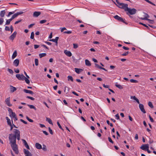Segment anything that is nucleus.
<instances>
[{
  "mask_svg": "<svg viewBox=\"0 0 156 156\" xmlns=\"http://www.w3.org/2000/svg\"><path fill=\"white\" fill-rule=\"evenodd\" d=\"M9 144H10L11 147L15 152V153L18 154L19 153L17 145L16 144V137L15 134H9Z\"/></svg>",
  "mask_w": 156,
  "mask_h": 156,
  "instance_id": "f257e3e1",
  "label": "nucleus"
},
{
  "mask_svg": "<svg viewBox=\"0 0 156 156\" xmlns=\"http://www.w3.org/2000/svg\"><path fill=\"white\" fill-rule=\"evenodd\" d=\"M126 11H128V12L127 13V14L128 15V13H129L130 15H133L136 14V10L134 8L131 9L130 8H129L127 7H126Z\"/></svg>",
  "mask_w": 156,
  "mask_h": 156,
  "instance_id": "f03ea898",
  "label": "nucleus"
},
{
  "mask_svg": "<svg viewBox=\"0 0 156 156\" xmlns=\"http://www.w3.org/2000/svg\"><path fill=\"white\" fill-rule=\"evenodd\" d=\"M14 133L16 135V138L18 140H20V132L18 130L16 129H14Z\"/></svg>",
  "mask_w": 156,
  "mask_h": 156,
  "instance_id": "7ed1b4c3",
  "label": "nucleus"
},
{
  "mask_svg": "<svg viewBox=\"0 0 156 156\" xmlns=\"http://www.w3.org/2000/svg\"><path fill=\"white\" fill-rule=\"evenodd\" d=\"M16 76L17 78L19 80H24V78H25V76L23 75V74L20 75V74H17L16 75Z\"/></svg>",
  "mask_w": 156,
  "mask_h": 156,
  "instance_id": "20e7f679",
  "label": "nucleus"
},
{
  "mask_svg": "<svg viewBox=\"0 0 156 156\" xmlns=\"http://www.w3.org/2000/svg\"><path fill=\"white\" fill-rule=\"evenodd\" d=\"M7 122L8 124V125H9V126H10L11 127L10 130H12V129L13 128V126H14L15 128H18L13 124L12 125V124L11 122H10V119H9V120H7Z\"/></svg>",
  "mask_w": 156,
  "mask_h": 156,
  "instance_id": "39448f33",
  "label": "nucleus"
},
{
  "mask_svg": "<svg viewBox=\"0 0 156 156\" xmlns=\"http://www.w3.org/2000/svg\"><path fill=\"white\" fill-rule=\"evenodd\" d=\"M149 145L148 144L143 145L140 147V148L141 149L146 151L147 149H149Z\"/></svg>",
  "mask_w": 156,
  "mask_h": 156,
  "instance_id": "423d86ee",
  "label": "nucleus"
},
{
  "mask_svg": "<svg viewBox=\"0 0 156 156\" xmlns=\"http://www.w3.org/2000/svg\"><path fill=\"white\" fill-rule=\"evenodd\" d=\"M139 104V108L141 110V111L142 112L144 113H146V112L144 108V105L141 104Z\"/></svg>",
  "mask_w": 156,
  "mask_h": 156,
  "instance_id": "0eeeda50",
  "label": "nucleus"
},
{
  "mask_svg": "<svg viewBox=\"0 0 156 156\" xmlns=\"http://www.w3.org/2000/svg\"><path fill=\"white\" fill-rule=\"evenodd\" d=\"M5 102L6 104L9 107H11L12 106V104L10 103V97L7 98L5 100Z\"/></svg>",
  "mask_w": 156,
  "mask_h": 156,
  "instance_id": "6e6552de",
  "label": "nucleus"
},
{
  "mask_svg": "<svg viewBox=\"0 0 156 156\" xmlns=\"http://www.w3.org/2000/svg\"><path fill=\"white\" fill-rule=\"evenodd\" d=\"M17 34L16 31H15L10 36L9 38L12 41L14 40V38L16 37Z\"/></svg>",
  "mask_w": 156,
  "mask_h": 156,
  "instance_id": "1a4fd4ad",
  "label": "nucleus"
},
{
  "mask_svg": "<svg viewBox=\"0 0 156 156\" xmlns=\"http://www.w3.org/2000/svg\"><path fill=\"white\" fill-rule=\"evenodd\" d=\"M23 152L26 154V156H32L31 153L28 150L24 149H23Z\"/></svg>",
  "mask_w": 156,
  "mask_h": 156,
  "instance_id": "9d476101",
  "label": "nucleus"
},
{
  "mask_svg": "<svg viewBox=\"0 0 156 156\" xmlns=\"http://www.w3.org/2000/svg\"><path fill=\"white\" fill-rule=\"evenodd\" d=\"M123 4L124 5H121V6H119V7L121 9H124L125 11H126V7H128V5L127 4L123 3Z\"/></svg>",
  "mask_w": 156,
  "mask_h": 156,
  "instance_id": "9b49d317",
  "label": "nucleus"
},
{
  "mask_svg": "<svg viewBox=\"0 0 156 156\" xmlns=\"http://www.w3.org/2000/svg\"><path fill=\"white\" fill-rule=\"evenodd\" d=\"M59 39V37H57L55 38V39H51L49 40V41H52L56 43V45L57 46L58 45V41Z\"/></svg>",
  "mask_w": 156,
  "mask_h": 156,
  "instance_id": "f8f14e48",
  "label": "nucleus"
},
{
  "mask_svg": "<svg viewBox=\"0 0 156 156\" xmlns=\"http://www.w3.org/2000/svg\"><path fill=\"white\" fill-rule=\"evenodd\" d=\"M23 91L26 93H29L31 95H33L34 94V92L30 90L24 89L23 90Z\"/></svg>",
  "mask_w": 156,
  "mask_h": 156,
  "instance_id": "ddd939ff",
  "label": "nucleus"
},
{
  "mask_svg": "<svg viewBox=\"0 0 156 156\" xmlns=\"http://www.w3.org/2000/svg\"><path fill=\"white\" fill-rule=\"evenodd\" d=\"M41 14V12H39L35 11L34 12L33 16L34 17H37L39 16Z\"/></svg>",
  "mask_w": 156,
  "mask_h": 156,
  "instance_id": "4468645a",
  "label": "nucleus"
},
{
  "mask_svg": "<svg viewBox=\"0 0 156 156\" xmlns=\"http://www.w3.org/2000/svg\"><path fill=\"white\" fill-rule=\"evenodd\" d=\"M75 71L76 73L78 74H79L83 70L81 69L77 68H75Z\"/></svg>",
  "mask_w": 156,
  "mask_h": 156,
  "instance_id": "2eb2a0df",
  "label": "nucleus"
},
{
  "mask_svg": "<svg viewBox=\"0 0 156 156\" xmlns=\"http://www.w3.org/2000/svg\"><path fill=\"white\" fill-rule=\"evenodd\" d=\"M10 91L11 92H13L15 91H16V87L12 86V85H10Z\"/></svg>",
  "mask_w": 156,
  "mask_h": 156,
  "instance_id": "dca6fc26",
  "label": "nucleus"
},
{
  "mask_svg": "<svg viewBox=\"0 0 156 156\" xmlns=\"http://www.w3.org/2000/svg\"><path fill=\"white\" fill-rule=\"evenodd\" d=\"M35 146L36 147L37 149H40L42 148V146L39 143H36Z\"/></svg>",
  "mask_w": 156,
  "mask_h": 156,
  "instance_id": "f3484780",
  "label": "nucleus"
},
{
  "mask_svg": "<svg viewBox=\"0 0 156 156\" xmlns=\"http://www.w3.org/2000/svg\"><path fill=\"white\" fill-rule=\"evenodd\" d=\"M22 141L23 142V143L24 144V145L25 147L28 149H30V147L28 145L27 143V142L25 140L23 139Z\"/></svg>",
  "mask_w": 156,
  "mask_h": 156,
  "instance_id": "a211bd4d",
  "label": "nucleus"
},
{
  "mask_svg": "<svg viewBox=\"0 0 156 156\" xmlns=\"http://www.w3.org/2000/svg\"><path fill=\"white\" fill-rule=\"evenodd\" d=\"M19 63V61L18 59H15L13 62V64L16 66H17Z\"/></svg>",
  "mask_w": 156,
  "mask_h": 156,
  "instance_id": "6ab92c4d",
  "label": "nucleus"
},
{
  "mask_svg": "<svg viewBox=\"0 0 156 156\" xmlns=\"http://www.w3.org/2000/svg\"><path fill=\"white\" fill-rule=\"evenodd\" d=\"M65 54L68 56L70 57L72 55V53L70 51L65 50L64 51Z\"/></svg>",
  "mask_w": 156,
  "mask_h": 156,
  "instance_id": "aec40b11",
  "label": "nucleus"
},
{
  "mask_svg": "<svg viewBox=\"0 0 156 156\" xmlns=\"http://www.w3.org/2000/svg\"><path fill=\"white\" fill-rule=\"evenodd\" d=\"M130 98L135 100L138 104H139V100L135 96H132L130 97Z\"/></svg>",
  "mask_w": 156,
  "mask_h": 156,
  "instance_id": "412c9836",
  "label": "nucleus"
},
{
  "mask_svg": "<svg viewBox=\"0 0 156 156\" xmlns=\"http://www.w3.org/2000/svg\"><path fill=\"white\" fill-rule=\"evenodd\" d=\"M142 20H148V21H151L152 22H151V24H153L154 23V21L153 20H151L150 19H147L146 18H142L141 17L140 18Z\"/></svg>",
  "mask_w": 156,
  "mask_h": 156,
  "instance_id": "4be33fe9",
  "label": "nucleus"
},
{
  "mask_svg": "<svg viewBox=\"0 0 156 156\" xmlns=\"http://www.w3.org/2000/svg\"><path fill=\"white\" fill-rule=\"evenodd\" d=\"M85 64L88 66H90L91 65V64L90 62L87 59H86L85 60Z\"/></svg>",
  "mask_w": 156,
  "mask_h": 156,
  "instance_id": "5701e85b",
  "label": "nucleus"
},
{
  "mask_svg": "<svg viewBox=\"0 0 156 156\" xmlns=\"http://www.w3.org/2000/svg\"><path fill=\"white\" fill-rule=\"evenodd\" d=\"M5 10H2L1 11L0 13V16L1 17H3L4 16L5 14Z\"/></svg>",
  "mask_w": 156,
  "mask_h": 156,
  "instance_id": "b1692460",
  "label": "nucleus"
},
{
  "mask_svg": "<svg viewBox=\"0 0 156 156\" xmlns=\"http://www.w3.org/2000/svg\"><path fill=\"white\" fill-rule=\"evenodd\" d=\"M125 19H123L121 17L118 21L123 22L125 24H127L128 23L125 21Z\"/></svg>",
  "mask_w": 156,
  "mask_h": 156,
  "instance_id": "393cba45",
  "label": "nucleus"
},
{
  "mask_svg": "<svg viewBox=\"0 0 156 156\" xmlns=\"http://www.w3.org/2000/svg\"><path fill=\"white\" fill-rule=\"evenodd\" d=\"M125 19H123L121 17L118 21L123 22L125 24H127L128 23L125 21Z\"/></svg>",
  "mask_w": 156,
  "mask_h": 156,
  "instance_id": "a878e982",
  "label": "nucleus"
},
{
  "mask_svg": "<svg viewBox=\"0 0 156 156\" xmlns=\"http://www.w3.org/2000/svg\"><path fill=\"white\" fill-rule=\"evenodd\" d=\"M27 106H28L30 107V108L34 109L35 110H36V108L35 107V106L34 105H30L28 104Z\"/></svg>",
  "mask_w": 156,
  "mask_h": 156,
  "instance_id": "bb28decb",
  "label": "nucleus"
},
{
  "mask_svg": "<svg viewBox=\"0 0 156 156\" xmlns=\"http://www.w3.org/2000/svg\"><path fill=\"white\" fill-rule=\"evenodd\" d=\"M46 55V53H42L39 54V56L40 58H42Z\"/></svg>",
  "mask_w": 156,
  "mask_h": 156,
  "instance_id": "cd10ccee",
  "label": "nucleus"
},
{
  "mask_svg": "<svg viewBox=\"0 0 156 156\" xmlns=\"http://www.w3.org/2000/svg\"><path fill=\"white\" fill-rule=\"evenodd\" d=\"M46 120L50 124L53 125L52 121L49 118H46Z\"/></svg>",
  "mask_w": 156,
  "mask_h": 156,
  "instance_id": "c85d7f7f",
  "label": "nucleus"
},
{
  "mask_svg": "<svg viewBox=\"0 0 156 156\" xmlns=\"http://www.w3.org/2000/svg\"><path fill=\"white\" fill-rule=\"evenodd\" d=\"M17 55V51H14L13 53L12 56V58H15Z\"/></svg>",
  "mask_w": 156,
  "mask_h": 156,
  "instance_id": "c756f323",
  "label": "nucleus"
},
{
  "mask_svg": "<svg viewBox=\"0 0 156 156\" xmlns=\"http://www.w3.org/2000/svg\"><path fill=\"white\" fill-rule=\"evenodd\" d=\"M115 86L119 89H122L123 87L121 85L118 84H115Z\"/></svg>",
  "mask_w": 156,
  "mask_h": 156,
  "instance_id": "7c9ffc66",
  "label": "nucleus"
},
{
  "mask_svg": "<svg viewBox=\"0 0 156 156\" xmlns=\"http://www.w3.org/2000/svg\"><path fill=\"white\" fill-rule=\"evenodd\" d=\"M70 89L67 87H65V88L64 92L66 94L68 93Z\"/></svg>",
  "mask_w": 156,
  "mask_h": 156,
  "instance_id": "2f4dec72",
  "label": "nucleus"
},
{
  "mask_svg": "<svg viewBox=\"0 0 156 156\" xmlns=\"http://www.w3.org/2000/svg\"><path fill=\"white\" fill-rule=\"evenodd\" d=\"M16 114L15 112H12V113L10 114V116L11 117L14 118V117H15Z\"/></svg>",
  "mask_w": 156,
  "mask_h": 156,
  "instance_id": "473e14b6",
  "label": "nucleus"
},
{
  "mask_svg": "<svg viewBox=\"0 0 156 156\" xmlns=\"http://www.w3.org/2000/svg\"><path fill=\"white\" fill-rule=\"evenodd\" d=\"M139 24H140L142 25H143V26H144V27H146L147 29H150L148 27V26H147V25H146V24H144L141 22H140Z\"/></svg>",
  "mask_w": 156,
  "mask_h": 156,
  "instance_id": "72a5a7b5",
  "label": "nucleus"
},
{
  "mask_svg": "<svg viewBox=\"0 0 156 156\" xmlns=\"http://www.w3.org/2000/svg\"><path fill=\"white\" fill-rule=\"evenodd\" d=\"M67 78H68V80H70L72 82H73V78L71 76H68L67 77Z\"/></svg>",
  "mask_w": 156,
  "mask_h": 156,
  "instance_id": "f704fd0d",
  "label": "nucleus"
},
{
  "mask_svg": "<svg viewBox=\"0 0 156 156\" xmlns=\"http://www.w3.org/2000/svg\"><path fill=\"white\" fill-rule=\"evenodd\" d=\"M24 80H25L27 83L29 84L30 83V80L28 79V78H26L25 77V78H24Z\"/></svg>",
  "mask_w": 156,
  "mask_h": 156,
  "instance_id": "c9c22d12",
  "label": "nucleus"
},
{
  "mask_svg": "<svg viewBox=\"0 0 156 156\" xmlns=\"http://www.w3.org/2000/svg\"><path fill=\"white\" fill-rule=\"evenodd\" d=\"M30 38L32 39H34V33L33 32H31Z\"/></svg>",
  "mask_w": 156,
  "mask_h": 156,
  "instance_id": "e433bc0d",
  "label": "nucleus"
},
{
  "mask_svg": "<svg viewBox=\"0 0 156 156\" xmlns=\"http://www.w3.org/2000/svg\"><path fill=\"white\" fill-rule=\"evenodd\" d=\"M114 18L116 19V20H118V21H119V19H120V18H121L118 15H116L114 17Z\"/></svg>",
  "mask_w": 156,
  "mask_h": 156,
  "instance_id": "4c0bfd02",
  "label": "nucleus"
},
{
  "mask_svg": "<svg viewBox=\"0 0 156 156\" xmlns=\"http://www.w3.org/2000/svg\"><path fill=\"white\" fill-rule=\"evenodd\" d=\"M148 105L152 108H153L154 107L152 104L151 102L149 101L148 102Z\"/></svg>",
  "mask_w": 156,
  "mask_h": 156,
  "instance_id": "58836bf2",
  "label": "nucleus"
},
{
  "mask_svg": "<svg viewBox=\"0 0 156 156\" xmlns=\"http://www.w3.org/2000/svg\"><path fill=\"white\" fill-rule=\"evenodd\" d=\"M23 13V12L22 11H20L17 12V13H15L16 15V16H17L18 15L22 14Z\"/></svg>",
  "mask_w": 156,
  "mask_h": 156,
  "instance_id": "ea45409f",
  "label": "nucleus"
},
{
  "mask_svg": "<svg viewBox=\"0 0 156 156\" xmlns=\"http://www.w3.org/2000/svg\"><path fill=\"white\" fill-rule=\"evenodd\" d=\"M11 21L10 20V19L6 20L5 25H9L10 24V22Z\"/></svg>",
  "mask_w": 156,
  "mask_h": 156,
  "instance_id": "a19ab883",
  "label": "nucleus"
},
{
  "mask_svg": "<svg viewBox=\"0 0 156 156\" xmlns=\"http://www.w3.org/2000/svg\"><path fill=\"white\" fill-rule=\"evenodd\" d=\"M16 17H17L16 16V15L15 14H14L11 17V18L10 19V20L11 21H12Z\"/></svg>",
  "mask_w": 156,
  "mask_h": 156,
  "instance_id": "79ce46f5",
  "label": "nucleus"
},
{
  "mask_svg": "<svg viewBox=\"0 0 156 156\" xmlns=\"http://www.w3.org/2000/svg\"><path fill=\"white\" fill-rule=\"evenodd\" d=\"M57 124L60 129L62 130H64L63 129H62V127L61 126L60 123L58 122H57Z\"/></svg>",
  "mask_w": 156,
  "mask_h": 156,
  "instance_id": "37998d69",
  "label": "nucleus"
},
{
  "mask_svg": "<svg viewBox=\"0 0 156 156\" xmlns=\"http://www.w3.org/2000/svg\"><path fill=\"white\" fill-rule=\"evenodd\" d=\"M130 82L132 83H136L138 82V81L137 80L133 79H130Z\"/></svg>",
  "mask_w": 156,
  "mask_h": 156,
  "instance_id": "c03bdc74",
  "label": "nucleus"
},
{
  "mask_svg": "<svg viewBox=\"0 0 156 156\" xmlns=\"http://www.w3.org/2000/svg\"><path fill=\"white\" fill-rule=\"evenodd\" d=\"M35 63L36 66H37L38 65V59H35Z\"/></svg>",
  "mask_w": 156,
  "mask_h": 156,
  "instance_id": "a18cd8bd",
  "label": "nucleus"
},
{
  "mask_svg": "<svg viewBox=\"0 0 156 156\" xmlns=\"http://www.w3.org/2000/svg\"><path fill=\"white\" fill-rule=\"evenodd\" d=\"M116 3H117V4L119 5L120 6H121V5H124L123 4V3H120L119 2L118 0H116Z\"/></svg>",
  "mask_w": 156,
  "mask_h": 156,
  "instance_id": "49530a36",
  "label": "nucleus"
},
{
  "mask_svg": "<svg viewBox=\"0 0 156 156\" xmlns=\"http://www.w3.org/2000/svg\"><path fill=\"white\" fill-rule=\"evenodd\" d=\"M26 98H27L30 99L34 101L35 100V98H34L30 96H27L26 97Z\"/></svg>",
  "mask_w": 156,
  "mask_h": 156,
  "instance_id": "de8ad7c7",
  "label": "nucleus"
},
{
  "mask_svg": "<svg viewBox=\"0 0 156 156\" xmlns=\"http://www.w3.org/2000/svg\"><path fill=\"white\" fill-rule=\"evenodd\" d=\"M106 122L108 125H109L111 126L112 127L113 126L112 124V123H110L109 120H107Z\"/></svg>",
  "mask_w": 156,
  "mask_h": 156,
  "instance_id": "09e8293b",
  "label": "nucleus"
},
{
  "mask_svg": "<svg viewBox=\"0 0 156 156\" xmlns=\"http://www.w3.org/2000/svg\"><path fill=\"white\" fill-rule=\"evenodd\" d=\"M48 130L50 132V133L52 135L53 134V132L52 131V130L51 129L50 127H49Z\"/></svg>",
  "mask_w": 156,
  "mask_h": 156,
  "instance_id": "8fccbe9b",
  "label": "nucleus"
},
{
  "mask_svg": "<svg viewBox=\"0 0 156 156\" xmlns=\"http://www.w3.org/2000/svg\"><path fill=\"white\" fill-rule=\"evenodd\" d=\"M47 21L46 20H43L40 21V23L41 24H43L45 23Z\"/></svg>",
  "mask_w": 156,
  "mask_h": 156,
  "instance_id": "3c124183",
  "label": "nucleus"
},
{
  "mask_svg": "<svg viewBox=\"0 0 156 156\" xmlns=\"http://www.w3.org/2000/svg\"><path fill=\"white\" fill-rule=\"evenodd\" d=\"M8 71L9 72V73L11 74H13V72L12 70L9 69H8Z\"/></svg>",
  "mask_w": 156,
  "mask_h": 156,
  "instance_id": "603ef678",
  "label": "nucleus"
},
{
  "mask_svg": "<svg viewBox=\"0 0 156 156\" xmlns=\"http://www.w3.org/2000/svg\"><path fill=\"white\" fill-rule=\"evenodd\" d=\"M108 141L111 143L113 144L114 142L112 140L111 138L110 137H108Z\"/></svg>",
  "mask_w": 156,
  "mask_h": 156,
  "instance_id": "864d4df0",
  "label": "nucleus"
},
{
  "mask_svg": "<svg viewBox=\"0 0 156 156\" xmlns=\"http://www.w3.org/2000/svg\"><path fill=\"white\" fill-rule=\"evenodd\" d=\"M64 34H70L72 33V31H65L63 32Z\"/></svg>",
  "mask_w": 156,
  "mask_h": 156,
  "instance_id": "5fc2aeb1",
  "label": "nucleus"
},
{
  "mask_svg": "<svg viewBox=\"0 0 156 156\" xmlns=\"http://www.w3.org/2000/svg\"><path fill=\"white\" fill-rule=\"evenodd\" d=\"M4 22V20L2 18H0V25H2Z\"/></svg>",
  "mask_w": 156,
  "mask_h": 156,
  "instance_id": "6e6d98bb",
  "label": "nucleus"
},
{
  "mask_svg": "<svg viewBox=\"0 0 156 156\" xmlns=\"http://www.w3.org/2000/svg\"><path fill=\"white\" fill-rule=\"evenodd\" d=\"M129 51H126V52L125 53H124L123 54H122V56H126V55H127L128 54H129Z\"/></svg>",
  "mask_w": 156,
  "mask_h": 156,
  "instance_id": "4d7b16f0",
  "label": "nucleus"
},
{
  "mask_svg": "<svg viewBox=\"0 0 156 156\" xmlns=\"http://www.w3.org/2000/svg\"><path fill=\"white\" fill-rule=\"evenodd\" d=\"M5 30L6 31H9L10 30L9 27L6 26L5 28Z\"/></svg>",
  "mask_w": 156,
  "mask_h": 156,
  "instance_id": "13d9d810",
  "label": "nucleus"
},
{
  "mask_svg": "<svg viewBox=\"0 0 156 156\" xmlns=\"http://www.w3.org/2000/svg\"><path fill=\"white\" fill-rule=\"evenodd\" d=\"M149 118L150 119V120L151 122H154V120L151 117L150 115H149Z\"/></svg>",
  "mask_w": 156,
  "mask_h": 156,
  "instance_id": "bf43d9fd",
  "label": "nucleus"
},
{
  "mask_svg": "<svg viewBox=\"0 0 156 156\" xmlns=\"http://www.w3.org/2000/svg\"><path fill=\"white\" fill-rule=\"evenodd\" d=\"M73 48H76L78 47V45L76 44H73Z\"/></svg>",
  "mask_w": 156,
  "mask_h": 156,
  "instance_id": "052dcab7",
  "label": "nucleus"
},
{
  "mask_svg": "<svg viewBox=\"0 0 156 156\" xmlns=\"http://www.w3.org/2000/svg\"><path fill=\"white\" fill-rule=\"evenodd\" d=\"M20 121L21 122H23V123L24 124H27V122L25 121H24L22 119H20Z\"/></svg>",
  "mask_w": 156,
  "mask_h": 156,
  "instance_id": "680f3d73",
  "label": "nucleus"
},
{
  "mask_svg": "<svg viewBox=\"0 0 156 156\" xmlns=\"http://www.w3.org/2000/svg\"><path fill=\"white\" fill-rule=\"evenodd\" d=\"M22 20L21 19V20H20L18 21H16L15 23V24H16L18 23H19L20 22L22 21Z\"/></svg>",
  "mask_w": 156,
  "mask_h": 156,
  "instance_id": "e2e57ef3",
  "label": "nucleus"
},
{
  "mask_svg": "<svg viewBox=\"0 0 156 156\" xmlns=\"http://www.w3.org/2000/svg\"><path fill=\"white\" fill-rule=\"evenodd\" d=\"M8 111L10 114L12 113V112H13L12 111V109L10 108H8Z\"/></svg>",
  "mask_w": 156,
  "mask_h": 156,
  "instance_id": "0e129e2a",
  "label": "nucleus"
},
{
  "mask_svg": "<svg viewBox=\"0 0 156 156\" xmlns=\"http://www.w3.org/2000/svg\"><path fill=\"white\" fill-rule=\"evenodd\" d=\"M95 66L96 67H97V68H99L100 69V67H101V66H100L98 65V64L97 63L95 64Z\"/></svg>",
  "mask_w": 156,
  "mask_h": 156,
  "instance_id": "69168bd1",
  "label": "nucleus"
},
{
  "mask_svg": "<svg viewBox=\"0 0 156 156\" xmlns=\"http://www.w3.org/2000/svg\"><path fill=\"white\" fill-rule=\"evenodd\" d=\"M34 25V23H33V24H30V25H29L28 26V28H31V27H32Z\"/></svg>",
  "mask_w": 156,
  "mask_h": 156,
  "instance_id": "338daca9",
  "label": "nucleus"
},
{
  "mask_svg": "<svg viewBox=\"0 0 156 156\" xmlns=\"http://www.w3.org/2000/svg\"><path fill=\"white\" fill-rule=\"evenodd\" d=\"M103 86L105 88H108L109 87V86L108 85H105V84H103Z\"/></svg>",
  "mask_w": 156,
  "mask_h": 156,
  "instance_id": "774afa93",
  "label": "nucleus"
}]
</instances>
